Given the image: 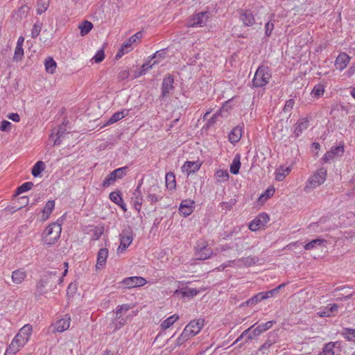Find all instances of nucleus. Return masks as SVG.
<instances>
[{
  "label": "nucleus",
  "instance_id": "nucleus-1",
  "mask_svg": "<svg viewBox=\"0 0 355 355\" xmlns=\"http://www.w3.org/2000/svg\"><path fill=\"white\" fill-rule=\"evenodd\" d=\"M61 231V225L58 223H53L47 226L42 233L44 244L49 246L54 245L60 238Z\"/></svg>",
  "mask_w": 355,
  "mask_h": 355
},
{
  "label": "nucleus",
  "instance_id": "nucleus-2",
  "mask_svg": "<svg viewBox=\"0 0 355 355\" xmlns=\"http://www.w3.org/2000/svg\"><path fill=\"white\" fill-rule=\"evenodd\" d=\"M270 78L271 73L269 68L264 65L259 66L255 72L252 85L255 87H262L268 83Z\"/></svg>",
  "mask_w": 355,
  "mask_h": 355
},
{
  "label": "nucleus",
  "instance_id": "nucleus-3",
  "mask_svg": "<svg viewBox=\"0 0 355 355\" xmlns=\"http://www.w3.org/2000/svg\"><path fill=\"white\" fill-rule=\"evenodd\" d=\"M196 259L198 260H205L213 255V250L208 248L207 243L204 240H200L195 246Z\"/></svg>",
  "mask_w": 355,
  "mask_h": 355
},
{
  "label": "nucleus",
  "instance_id": "nucleus-4",
  "mask_svg": "<svg viewBox=\"0 0 355 355\" xmlns=\"http://www.w3.org/2000/svg\"><path fill=\"white\" fill-rule=\"evenodd\" d=\"M327 178V169L324 168H320L316 172L311 175L308 181L306 188L315 189L321 185L325 181Z\"/></svg>",
  "mask_w": 355,
  "mask_h": 355
},
{
  "label": "nucleus",
  "instance_id": "nucleus-5",
  "mask_svg": "<svg viewBox=\"0 0 355 355\" xmlns=\"http://www.w3.org/2000/svg\"><path fill=\"white\" fill-rule=\"evenodd\" d=\"M127 166L121 167L112 171L103 180L102 186L103 187H108L110 185L114 184L118 179L123 178L127 173Z\"/></svg>",
  "mask_w": 355,
  "mask_h": 355
},
{
  "label": "nucleus",
  "instance_id": "nucleus-6",
  "mask_svg": "<svg viewBox=\"0 0 355 355\" xmlns=\"http://www.w3.org/2000/svg\"><path fill=\"white\" fill-rule=\"evenodd\" d=\"M120 245L117 248V252H123L131 244L133 240L132 232L130 227L123 230L120 235Z\"/></svg>",
  "mask_w": 355,
  "mask_h": 355
},
{
  "label": "nucleus",
  "instance_id": "nucleus-7",
  "mask_svg": "<svg viewBox=\"0 0 355 355\" xmlns=\"http://www.w3.org/2000/svg\"><path fill=\"white\" fill-rule=\"evenodd\" d=\"M28 338L22 337L21 335L17 334L13 340H12L11 343L10 344L9 347L7 348L6 353L14 354L16 352H17L19 349L23 347L27 342Z\"/></svg>",
  "mask_w": 355,
  "mask_h": 355
},
{
  "label": "nucleus",
  "instance_id": "nucleus-8",
  "mask_svg": "<svg viewBox=\"0 0 355 355\" xmlns=\"http://www.w3.org/2000/svg\"><path fill=\"white\" fill-rule=\"evenodd\" d=\"M209 18L208 12H200L193 15L188 24L189 27H202L205 26Z\"/></svg>",
  "mask_w": 355,
  "mask_h": 355
},
{
  "label": "nucleus",
  "instance_id": "nucleus-9",
  "mask_svg": "<svg viewBox=\"0 0 355 355\" xmlns=\"http://www.w3.org/2000/svg\"><path fill=\"white\" fill-rule=\"evenodd\" d=\"M174 78L171 74H167L165 78L163 79L162 84V94L160 96L161 98H164L166 96H168L169 94L174 89Z\"/></svg>",
  "mask_w": 355,
  "mask_h": 355
},
{
  "label": "nucleus",
  "instance_id": "nucleus-10",
  "mask_svg": "<svg viewBox=\"0 0 355 355\" xmlns=\"http://www.w3.org/2000/svg\"><path fill=\"white\" fill-rule=\"evenodd\" d=\"M56 272H49L44 275V277L37 283L36 290L35 293V295L36 297H40L45 292L44 291V288L46 285L48 284L49 279L51 277V276H55Z\"/></svg>",
  "mask_w": 355,
  "mask_h": 355
},
{
  "label": "nucleus",
  "instance_id": "nucleus-11",
  "mask_svg": "<svg viewBox=\"0 0 355 355\" xmlns=\"http://www.w3.org/2000/svg\"><path fill=\"white\" fill-rule=\"evenodd\" d=\"M204 322L205 320L202 318L192 320L185 327L184 329H188V334L194 336L200 331L204 326Z\"/></svg>",
  "mask_w": 355,
  "mask_h": 355
},
{
  "label": "nucleus",
  "instance_id": "nucleus-12",
  "mask_svg": "<svg viewBox=\"0 0 355 355\" xmlns=\"http://www.w3.org/2000/svg\"><path fill=\"white\" fill-rule=\"evenodd\" d=\"M146 282L144 278L137 276L127 277L122 281V283L125 284L128 288L142 286L145 285Z\"/></svg>",
  "mask_w": 355,
  "mask_h": 355
},
{
  "label": "nucleus",
  "instance_id": "nucleus-13",
  "mask_svg": "<svg viewBox=\"0 0 355 355\" xmlns=\"http://www.w3.org/2000/svg\"><path fill=\"white\" fill-rule=\"evenodd\" d=\"M239 19L245 26H252L254 24L255 20L250 10L241 9L238 10Z\"/></svg>",
  "mask_w": 355,
  "mask_h": 355
},
{
  "label": "nucleus",
  "instance_id": "nucleus-14",
  "mask_svg": "<svg viewBox=\"0 0 355 355\" xmlns=\"http://www.w3.org/2000/svg\"><path fill=\"white\" fill-rule=\"evenodd\" d=\"M70 318H65L58 320L53 324V331L62 333L69 329L70 325Z\"/></svg>",
  "mask_w": 355,
  "mask_h": 355
},
{
  "label": "nucleus",
  "instance_id": "nucleus-15",
  "mask_svg": "<svg viewBox=\"0 0 355 355\" xmlns=\"http://www.w3.org/2000/svg\"><path fill=\"white\" fill-rule=\"evenodd\" d=\"M349 60L350 58L347 53H340L335 61V67L336 69L343 71L347 66Z\"/></svg>",
  "mask_w": 355,
  "mask_h": 355
},
{
  "label": "nucleus",
  "instance_id": "nucleus-16",
  "mask_svg": "<svg viewBox=\"0 0 355 355\" xmlns=\"http://www.w3.org/2000/svg\"><path fill=\"white\" fill-rule=\"evenodd\" d=\"M194 201L191 200H184L182 201L179 210L184 216L190 215L193 210Z\"/></svg>",
  "mask_w": 355,
  "mask_h": 355
},
{
  "label": "nucleus",
  "instance_id": "nucleus-17",
  "mask_svg": "<svg viewBox=\"0 0 355 355\" xmlns=\"http://www.w3.org/2000/svg\"><path fill=\"white\" fill-rule=\"evenodd\" d=\"M309 126V121L306 118H302L298 120L293 134L295 137H298Z\"/></svg>",
  "mask_w": 355,
  "mask_h": 355
},
{
  "label": "nucleus",
  "instance_id": "nucleus-18",
  "mask_svg": "<svg viewBox=\"0 0 355 355\" xmlns=\"http://www.w3.org/2000/svg\"><path fill=\"white\" fill-rule=\"evenodd\" d=\"M87 231L88 234H91L92 240L96 241L103 234L104 227L103 225H92L87 227Z\"/></svg>",
  "mask_w": 355,
  "mask_h": 355
},
{
  "label": "nucleus",
  "instance_id": "nucleus-19",
  "mask_svg": "<svg viewBox=\"0 0 355 355\" xmlns=\"http://www.w3.org/2000/svg\"><path fill=\"white\" fill-rule=\"evenodd\" d=\"M107 256L108 250L107 248H101L99 250L97 254V262L96 265L97 269L103 268V266L105 265Z\"/></svg>",
  "mask_w": 355,
  "mask_h": 355
},
{
  "label": "nucleus",
  "instance_id": "nucleus-20",
  "mask_svg": "<svg viewBox=\"0 0 355 355\" xmlns=\"http://www.w3.org/2000/svg\"><path fill=\"white\" fill-rule=\"evenodd\" d=\"M198 292L199 291L196 288H186L185 289L181 288L175 290L173 295L177 296L180 295L181 297L190 298L196 295Z\"/></svg>",
  "mask_w": 355,
  "mask_h": 355
},
{
  "label": "nucleus",
  "instance_id": "nucleus-21",
  "mask_svg": "<svg viewBox=\"0 0 355 355\" xmlns=\"http://www.w3.org/2000/svg\"><path fill=\"white\" fill-rule=\"evenodd\" d=\"M200 167V164L198 162H186L182 166V171L189 175L198 171Z\"/></svg>",
  "mask_w": 355,
  "mask_h": 355
},
{
  "label": "nucleus",
  "instance_id": "nucleus-22",
  "mask_svg": "<svg viewBox=\"0 0 355 355\" xmlns=\"http://www.w3.org/2000/svg\"><path fill=\"white\" fill-rule=\"evenodd\" d=\"M140 187H141V183L139 184L138 187L135 190V191L133 193V197H132V198L134 199L135 208L138 211H139L141 209V205H142V200H143L141 192L140 191Z\"/></svg>",
  "mask_w": 355,
  "mask_h": 355
},
{
  "label": "nucleus",
  "instance_id": "nucleus-23",
  "mask_svg": "<svg viewBox=\"0 0 355 355\" xmlns=\"http://www.w3.org/2000/svg\"><path fill=\"white\" fill-rule=\"evenodd\" d=\"M340 345L339 342H330L324 346L322 352L319 353L318 355H334V349L340 347Z\"/></svg>",
  "mask_w": 355,
  "mask_h": 355
},
{
  "label": "nucleus",
  "instance_id": "nucleus-24",
  "mask_svg": "<svg viewBox=\"0 0 355 355\" xmlns=\"http://www.w3.org/2000/svg\"><path fill=\"white\" fill-rule=\"evenodd\" d=\"M26 273L22 269H18L12 272V280L16 284H19L25 279Z\"/></svg>",
  "mask_w": 355,
  "mask_h": 355
},
{
  "label": "nucleus",
  "instance_id": "nucleus-25",
  "mask_svg": "<svg viewBox=\"0 0 355 355\" xmlns=\"http://www.w3.org/2000/svg\"><path fill=\"white\" fill-rule=\"evenodd\" d=\"M291 171V167L288 166L284 168L282 166L276 169L275 179L277 181H283L286 175H288Z\"/></svg>",
  "mask_w": 355,
  "mask_h": 355
},
{
  "label": "nucleus",
  "instance_id": "nucleus-26",
  "mask_svg": "<svg viewBox=\"0 0 355 355\" xmlns=\"http://www.w3.org/2000/svg\"><path fill=\"white\" fill-rule=\"evenodd\" d=\"M274 323H275V321L271 320V321H268L265 323H262V324L258 325L256 328H254V335L259 336L263 332L270 329L272 327Z\"/></svg>",
  "mask_w": 355,
  "mask_h": 355
},
{
  "label": "nucleus",
  "instance_id": "nucleus-27",
  "mask_svg": "<svg viewBox=\"0 0 355 355\" xmlns=\"http://www.w3.org/2000/svg\"><path fill=\"white\" fill-rule=\"evenodd\" d=\"M44 66L47 73L53 74L55 71L57 64L53 58L49 57L45 60Z\"/></svg>",
  "mask_w": 355,
  "mask_h": 355
},
{
  "label": "nucleus",
  "instance_id": "nucleus-28",
  "mask_svg": "<svg viewBox=\"0 0 355 355\" xmlns=\"http://www.w3.org/2000/svg\"><path fill=\"white\" fill-rule=\"evenodd\" d=\"M228 137L231 143L234 144L238 142L241 137V128L239 127L233 128L229 134Z\"/></svg>",
  "mask_w": 355,
  "mask_h": 355
},
{
  "label": "nucleus",
  "instance_id": "nucleus-29",
  "mask_svg": "<svg viewBox=\"0 0 355 355\" xmlns=\"http://www.w3.org/2000/svg\"><path fill=\"white\" fill-rule=\"evenodd\" d=\"M179 319V315L177 314H174L166 320H164L161 323V328L162 330H166L168 329L171 326H172Z\"/></svg>",
  "mask_w": 355,
  "mask_h": 355
},
{
  "label": "nucleus",
  "instance_id": "nucleus-30",
  "mask_svg": "<svg viewBox=\"0 0 355 355\" xmlns=\"http://www.w3.org/2000/svg\"><path fill=\"white\" fill-rule=\"evenodd\" d=\"M259 259L257 257L249 256L248 257H243L239 259L237 262L239 265H244L245 266H251L258 262Z\"/></svg>",
  "mask_w": 355,
  "mask_h": 355
},
{
  "label": "nucleus",
  "instance_id": "nucleus-31",
  "mask_svg": "<svg viewBox=\"0 0 355 355\" xmlns=\"http://www.w3.org/2000/svg\"><path fill=\"white\" fill-rule=\"evenodd\" d=\"M230 177L227 170H218L215 173V178L218 183L225 182L228 180Z\"/></svg>",
  "mask_w": 355,
  "mask_h": 355
},
{
  "label": "nucleus",
  "instance_id": "nucleus-32",
  "mask_svg": "<svg viewBox=\"0 0 355 355\" xmlns=\"http://www.w3.org/2000/svg\"><path fill=\"white\" fill-rule=\"evenodd\" d=\"M44 169V162L42 161H38L32 168L31 173L34 177H38Z\"/></svg>",
  "mask_w": 355,
  "mask_h": 355
},
{
  "label": "nucleus",
  "instance_id": "nucleus-33",
  "mask_svg": "<svg viewBox=\"0 0 355 355\" xmlns=\"http://www.w3.org/2000/svg\"><path fill=\"white\" fill-rule=\"evenodd\" d=\"M241 167L240 155L236 154L233 159V162L230 166V172L234 175L239 173V168Z\"/></svg>",
  "mask_w": 355,
  "mask_h": 355
},
{
  "label": "nucleus",
  "instance_id": "nucleus-34",
  "mask_svg": "<svg viewBox=\"0 0 355 355\" xmlns=\"http://www.w3.org/2000/svg\"><path fill=\"white\" fill-rule=\"evenodd\" d=\"M327 243V241L324 239H313L311 241H310L309 243H306L304 245V248L306 250H311L314 249L315 248H316V246H321L324 243Z\"/></svg>",
  "mask_w": 355,
  "mask_h": 355
},
{
  "label": "nucleus",
  "instance_id": "nucleus-35",
  "mask_svg": "<svg viewBox=\"0 0 355 355\" xmlns=\"http://www.w3.org/2000/svg\"><path fill=\"white\" fill-rule=\"evenodd\" d=\"M344 143L340 142L339 145L336 147H332L330 150H329L331 153L332 157L334 158L336 157H340L343 155L345 149H344Z\"/></svg>",
  "mask_w": 355,
  "mask_h": 355
},
{
  "label": "nucleus",
  "instance_id": "nucleus-36",
  "mask_svg": "<svg viewBox=\"0 0 355 355\" xmlns=\"http://www.w3.org/2000/svg\"><path fill=\"white\" fill-rule=\"evenodd\" d=\"M193 337L190 334H188V329L183 330L182 333L178 338L175 342V347L180 346L184 343L187 341L190 338Z\"/></svg>",
  "mask_w": 355,
  "mask_h": 355
},
{
  "label": "nucleus",
  "instance_id": "nucleus-37",
  "mask_svg": "<svg viewBox=\"0 0 355 355\" xmlns=\"http://www.w3.org/2000/svg\"><path fill=\"white\" fill-rule=\"evenodd\" d=\"M49 6V0H38L37 2V13L41 15L44 12Z\"/></svg>",
  "mask_w": 355,
  "mask_h": 355
},
{
  "label": "nucleus",
  "instance_id": "nucleus-38",
  "mask_svg": "<svg viewBox=\"0 0 355 355\" xmlns=\"http://www.w3.org/2000/svg\"><path fill=\"white\" fill-rule=\"evenodd\" d=\"M92 28V23L88 21H84L81 24L79 25V28L80 29V34L82 36L89 33Z\"/></svg>",
  "mask_w": 355,
  "mask_h": 355
},
{
  "label": "nucleus",
  "instance_id": "nucleus-39",
  "mask_svg": "<svg viewBox=\"0 0 355 355\" xmlns=\"http://www.w3.org/2000/svg\"><path fill=\"white\" fill-rule=\"evenodd\" d=\"M132 308V306L127 304L118 306L116 309V318L120 319L123 313H126L128 310H130Z\"/></svg>",
  "mask_w": 355,
  "mask_h": 355
},
{
  "label": "nucleus",
  "instance_id": "nucleus-40",
  "mask_svg": "<svg viewBox=\"0 0 355 355\" xmlns=\"http://www.w3.org/2000/svg\"><path fill=\"white\" fill-rule=\"evenodd\" d=\"M175 175L173 173L169 172L166 175V186L169 189H175Z\"/></svg>",
  "mask_w": 355,
  "mask_h": 355
},
{
  "label": "nucleus",
  "instance_id": "nucleus-41",
  "mask_svg": "<svg viewBox=\"0 0 355 355\" xmlns=\"http://www.w3.org/2000/svg\"><path fill=\"white\" fill-rule=\"evenodd\" d=\"M142 37V33L141 31L136 33L134 35L131 36L128 40L123 43L124 47H127L128 49L131 50V46L133 43H135L137 40H139Z\"/></svg>",
  "mask_w": 355,
  "mask_h": 355
},
{
  "label": "nucleus",
  "instance_id": "nucleus-42",
  "mask_svg": "<svg viewBox=\"0 0 355 355\" xmlns=\"http://www.w3.org/2000/svg\"><path fill=\"white\" fill-rule=\"evenodd\" d=\"M33 330L32 325L27 324H25L23 327H21L18 334L21 335L24 338H26L28 340L29 339V336L31 334V331Z\"/></svg>",
  "mask_w": 355,
  "mask_h": 355
},
{
  "label": "nucleus",
  "instance_id": "nucleus-43",
  "mask_svg": "<svg viewBox=\"0 0 355 355\" xmlns=\"http://www.w3.org/2000/svg\"><path fill=\"white\" fill-rule=\"evenodd\" d=\"M264 300L263 295L262 294V292L257 293V295H254L251 298L248 299L245 304L247 305H253L256 304L258 302H261V300Z\"/></svg>",
  "mask_w": 355,
  "mask_h": 355
},
{
  "label": "nucleus",
  "instance_id": "nucleus-44",
  "mask_svg": "<svg viewBox=\"0 0 355 355\" xmlns=\"http://www.w3.org/2000/svg\"><path fill=\"white\" fill-rule=\"evenodd\" d=\"M275 193V188L270 187L266 189L259 198V201L261 202H263L267 199L270 198Z\"/></svg>",
  "mask_w": 355,
  "mask_h": 355
},
{
  "label": "nucleus",
  "instance_id": "nucleus-45",
  "mask_svg": "<svg viewBox=\"0 0 355 355\" xmlns=\"http://www.w3.org/2000/svg\"><path fill=\"white\" fill-rule=\"evenodd\" d=\"M54 207H55L54 200H49L46 203V205L43 209V214L46 215V219H47L49 218V216L51 214L52 211L53 210Z\"/></svg>",
  "mask_w": 355,
  "mask_h": 355
},
{
  "label": "nucleus",
  "instance_id": "nucleus-46",
  "mask_svg": "<svg viewBox=\"0 0 355 355\" xmlns=\"http://www.w3.org/2000/svg\"><path fill=\"white\" fill-rule=\"evenodd\" d=\"M342 335L348 341H355V329H344Z\"/></svg>",
  "mask_w": 355,
  "mask_h": 355
},
{
  "label": "nucleus",
  "instance_id": "nucleus-47",
  "mask_svg": "<svg viewBox=\"0 0 355 355\" xmlns=\"http://www.w3.org/2000/svg\"><path fill=\"white\" fill-rule=\"evenodd\" d=\"M125 116L124 112H115L106 123L107 125L112 124L117 122Z\"/></svg>",
  "mask_w": 355,
  "mask_h": 355
},
{
  "label": "nucleus",
  "instance_id": "nucleus-48",
  "mask_svg": "<svg viewBox=\"0 0 355 355\" xmlns=\"http://www.w3.org/2000/svg\"><path fill=\"white\" fill-rule=\"evenodd\" d=\"M110 199L115 204L118 205L122 202L123 198L120 191H112L110 193Z\"/></svg>",
  "mask_w": 355,
  "mask_h": 355
},
{
  "label": "nucleus",
  "instance_id": "nucleus-49",
  "mask_svg": "<svg viewBox=\"0 0 355 355\" xmlns=\"http://www.w3.org/2000/svg\"><path fill=\"white\" fill-rule=\"evenodd\" d=\"M33 187L32 182H26L17 188V193L20 194L30 190Z\"/></svg>",
  "mask_w": 355,
  "mask_h": 355
},
{
  "label": "nucleus",
  "instance_id": "nucleus-50",
  "mask_svg": "<svg viewBox=\"0 0 355 355\" xmlns=\"http://www.w3.org/2000/svg\"><path fill=\"white\" fill-rule=\"evenodd\" d=\"M326 220H327V219L325 218H321L317 223H313L310 224L309 226V228L311 230L314 231L315 232H322L323 231L322 229L318 230L317 227H318L319 225H321V224L325 223Z\"/></svg>",
  "mask_w": 355,
  "mask_h": 355
},
{
  "label": "nucleus",
  "instance_id": "nucleus-51",
  "mask_svg": "<svg viewBox=\"0 0 355 355\" xmlns=\"http://www.w3.org/2000/svg\"><path fill=\"white\" fill-rule=\"evenodd\" d=\"M42 29V24L37 22L33 25L31 30L32 38H36L39 35Z\"/></svg>",
  "mask_w": 355,
  "mask_h": 355
},
{
  "label": "nucleus",
  "instance_id": "nucleus-52",
  "mask_svg": "<svg viewBox=\"0 0 355 355\" xmlns=\"http://www.w3.org/2000/svg\"><path fill=\"white\" fill-rule=\"evenodd\" d=\"M261 226H263V225L260 223V220H259L258 217H257L252 222L250 223V224H249V229L251 231H257Z\"/></svg>",
  "mask_w": 355,
  "mask_h": 355
},
{
  "label": "nucleus",
  "instance_id": "nucleus-53",
  "mask_svg": "<svg viewBox=\"0 0 355 355\" xmlns=\"http://www.w3.org/2000/svg\"><path fill=\"white\" fill-rule=\"evenodd\" d=\"M274 20L270 19L265 25V35L267 37H270L272 30L274 29Z\"/></svg>",
  "mask_w": 355,
  "mask_h": 355
},
{
  "label": "nucleus",
  "instance_id": "nucleus-54",
  "mask_svg": "<svg viewBox=\"0 0 355 355\" xmlns=\"http://www.w3.org/2000/svg\"><path fill=\"white\" fill-rule=\"evenodd\" d=\"M324 92V90L322 85H318L313 87L311 94L313 95L315 97H320V96L323 95Z\"/></svg>",
  "mask_w": 355,
  "mask_h": 355
},
{
  "label": "nucleus",
  "instance_id": "nucleus-55",
  "mask_svg": "<svg viewBox=\"0 0 355 355\" xmlns=\"http://www.w3.org/2000/svg\"><path fill=\"white\" fill-rule=\"evenodd\" d=\"M104 58H105L104 50H103V49H101L96 52V55L93 57L92 60L96 63H99L103 60Z\"/></svg>",
  "mask_w": 355,
  "mask_h": 355
},
{
  "label": "nucleus",
  "instance_id": "nucleus-56",
  "mask_svg": "<svg viewBox=\"0 0 355 355\" xmlns=\"http://www.w3.org/2000/svg\"><path fill=\"white\" fill-rule=\"evenodd\" d=\"M23 55H24V49H23L22 46H16L15 49L13 60H19L22 58Z\"/></svg>",
  "mask_w": 355,
  "mask_h": 355
},
{
  "label": "nucleus",
  "instance_id": "nucleus-57",
  "mask_svg": "<svg viewBox=\"0 0 355 355\" xmlns=\"http://www.w3.org/2000/svg\"><path fill=\"white\" fill-rule=\"evenodd\" d=\"M130 49H128L127 47H124V44L121 46V49L119 50L117 53L116 54L115 58L116 60L121 58L123 55L128 53Z\"/></svg>",
  "mask_w": 355,
  "mask_h": 355
},
{
  "label": "nucleus",
  "instance_id": "nucleus-58",
  "mask_svg": "<svg viewBox=\"0 0 355 355\" xmlns=\"http://www.w3.org/2000/svg\"><path fill=\"white\" fill-rule=\"evenodd\" d=\"M257 217L263 226H264L269 221V216L266 213H261L259 214Z\"/></svg>",
  "mask_w": 355,
  "mask_h": 355
},
{
  "label": "nucleus",
  "instance_id": "nucleus-59",
  "mask_svg": "<svg viewBox=\"0 0 355 355\" xmlns=\"http://www.w3.org/2000/svg\"><path fill=\"white\" fill-rule=\"evenodd\" d=\"M150 62L142 64L141 71L139 72V75L141 76L146 73V71L152 67L153 65L155 64L158 62V61L155 60L152 64H149Z\"/></svg>",
  "mask_w": 355,
  "mask_h": 355
},
{
  "label": "nucleus",
  "instance_id": "nucleus-60",
  "mask_svg": "<svg viewBox=\"0 0 355 355\" xmlns=\"http://www.w3.org/2000/svg\"><path fill=\"white\" fill-rule=\"evenodd\" d=\"M278 293L277 291V289L274 288L270 291H266V292H262V294L263 295L264 300L268 299L269 297H271L275 295H277Z\"/></svg>",
  "mask_w": 355,
  "mask_h": 355
},
{
  "label": "nucleus",
  "instance_id": "nucleus-61",
  "mask_svg": "<svg viewBox=\"0 0 355 355\" xmlns=\"http://www.w3.org/2000/svg\"><path fill=\"white\" fill-rule=\"evenodd\" d=\"M146 198L148 199V201H150L151 203H154V202H158L160 199H162V197L161 196H157L155 194H148L147 196H146Z\"/></svg>",
  "mask_w": 355,
  "mask_h": 355
},
{
  "label": "nucleus",
  "instance_id": "nucleus-62",
  "mask_svg": "<svg viewBox=\"0 0 355 355\" xmlns=\"http://www.w3.org/2000/svg\"><path fill=\"white\" fill-rule=\"evenodd\" d=\"M11 125V123L8 121H3L1 123V125L0 126V130L1 131H8L10 130Z\"/></svg>",
  "mask_w": 355,
  "mask_h": 355
},
{
  "label": "nucleus",
  "instance_id": "nucleus-63",
  "mask_svg": "<svg viewBox=\"0 0 355 355\" xmlns=\"http://www.w3.org/2000/svg\"><path fill=\"white\" fill-rule=\"evenodd\" d=\"M294 105V101L293 99H289L286 102L285 106H284V112H289L292 110L293 107Z\"/></svg>",
  "mask_w": 355,
  "mask_h": 355
},
{
  "label": "nucleus",
  "instance_id": "nucleus-64",
  "mask_svg": "<svg viewBox=\"0 0 355 355\" xmlns=\"http://www.w3.org/2000/svg\"><path fill=\"white\" fill-rule=\"evenodd\" d=\"M76 285L73 284H70L67 288V295L73 296V294L76 291Z\"/></svg>",
  "mask_w": 355,
  "mask_h": 355
}]
</instances>
